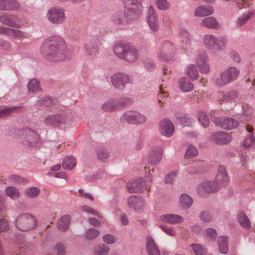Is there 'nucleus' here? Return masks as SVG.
Instances as JSON below:
<instances>
[{"label":"nucleus","mask_w":255,"mask_h":255,"mask_svg":"<svg viewBox=\"0 0 255 255\" xmlns=\"http://www.w3.org/2000/svg\"><path fill=\"white\" fill-rule=\"evenodd\" d=\"M41 53L45 59L51 62L64 60L67 54L66 43L60 36H51L43 44Z\"/></svg>","instance_id":"obj_1"},{"label":"nucleus","mask_w":255,"mask_h":255,"mask_svg":"<svg viewBox=\"0 0 255 255\" xmlns=\"http://www.w3.org/2000/svg\"><path fill=\"white\" fill-rule=\"evenodd\" d=\"M114 54L120 59L129 63L136 61L138 58L137 49L132 45L125 42H118L113 47Z\"/></svg>","instance_id":"obj_2"},{"label":"nucleus","mask_w":255,"mask_h":255,"mask_svg":"<svg viewBox=\"0 0 255 255\" xmlns=\"http://www.w3.org/2000/svg\"><path fill=\"white\" fill-rule=\"evenodd\" d=\"M18 138L26 146H35L40 143L39 135L34 130L26 128L18 131Z\"/></svg>","instance_id":"obj_3"},{"label":"nucleus","mask_w":255,"mask_h":255,"mask_svg":"<svg viewBox=\"0 0 255 255\" xmlns=\"http://www.w3.org/2000/svg\"><path fill=\"white\" fill-rule=\"evenodd\" d=\"M175 52L174 44L170 41L166 40L161 44L157 52V57L161 61H169L173 59Z\"/></svg>","instance_id":"obj_4"},{"label":"nucleus","mask_w":255,"mask_h":255,"mask_svg":"<svg viewBox=\"0 0 255 255\" xmlns=\"http://www.w3.org/2000/svg\"><path fill=\"white\" fill-rule=\"evenodd\" d=\"M240 71L237 68L230 67L222 72L219 77L216 80L218 86L222 87L234 81L239 75Z\"/></svg>","instance_id":"obj_5"},{"label":"nucleus","mask_w":255,"mask_h":255,"mask_svg":"<svg viewBox=\"0 0 255 255\" xmlns=\"http://www.w3.org/2000/svg\"><path fill=\"white\" fill-rule=\"evenodd\" d=\"M122 122L135 125L144 124L146 121V116L137 111H128L125 112L120 118Z\"/></svg>","instance_id":"obj_6"},{"label":"nucleus","mask_w":255,"mask_h":255,"mask_svg":"<svg viewBox=\"0 0 255 255\" xmlns=\"http://www.w3.org/2000/svg\"><path fill=\"white\" fill-rule=\"evenodd\" d=\"M46 15L48 20L56 25L62 24L66 19L64 10L59 6L50 8L48 10Z\"/></svg>","instance_id":"obj_7"},{"label":"nucleus","mask_w":255,"mask_h":255,"mask_svg":"<svg viewBox=\"0 0 255 255\" xmlns=\"http://www.w3.org/2000/svg\"><path fill=\"white\" fill-rule=\"evenodd\" d=\"M111 80L114 87L120 90H123L126 85L130 83L129 75L124 73H115L111 76Z\"/></svg>","instance_id":"obj_8"},{"label":"nucleus","mask_w":255,"mask_h":255,"mask_svg":"<svg viewBox=\"0 0 255 255\" xmlns=\"http://www.w3.org/2000/svg\"><path fill=\"white\" fill-rule=\"evenodd\" d=\"M125 7V10L124 12L126 19L128 20V23L137 20L140 16L142 9L141 4H140V6L139 7L137 5Z\"/></svg>","instance_id":"obj_9"},{"label":"nucleus","mask_w":255,"mask_h":255,"mask_svg":"<svg viewBox=\"0 0 255 255\" xmlns=\"http://www.w3.org/2000/svg\"><path fill=\"white\" fill-rule=\"evenodd\" d=\"M214 122L216 126L225 129H231L238 126V122L232 118H214Z\"/></svg>","instance_id":"obj_10"},{"label":"nucleus","mask_w":255,"mask_h":255,"mask_svg":"<svg viewBox=\"0 0 255 255\" xmlns=\"http://www.w3.org/2000/svg\"><path fill=\"white\" fill-rule=\"evenodd\" d=\"M162 154V147L159 146H155L148 153L147 160L152 165L158 164L161 160Z\"/></svg>","instance_id":"obj_11"},{"label":"nucleus","mask_w":255,"mask_h":255,"mask_svg":"<svg viewBox=\"0 0 255 255\" xmlns=\"http://www.w3.org/2000/svg\"><path fill=\"white\" fill-rule=\"evenodd\" d=\"M84 54L89 59L96 58L99 53V47L95 41H88L84 46Z\"/></svg>","instance_id":"obj_12"},{"label":"nucleus","mask_w":255,"mask_h":255,"mask_svg":"<svg viewBox=\"0 0 255 255\" xmlns=\"http://www.w3.org/2000/svg\"><path fill=\"white\" fill-rule=\"evenodd\" d=\"M214 181L216 182V185L219 189L228 185L229 178L226 168L223 165L219 166L218 174Z\"/></svg>","instance_id":"obj_13"},{"label":"nucleus","mask_w":255,"mask_h":255,"mask_svg":"<svg viewBox=\"0 0 255 255\" xmlns=\"http://www.w3.org/2000/svg\"><path fill=\"white\" fill-rule=\"evenodd\" d=\"M126 186L130 193L142 192L146 188L145 182L142 178L129 181L127 183Z\"/></svg>","instance_id":"obj_14"},{"label":"nucleus","mask_w":255,"mask_h":255,"mask_svg":"<svg viewBox=\"0 0 255 255\" xmlns=\"http://www.w3.org/2000/svg\"><path fill=\"white\" fill-rule=\"evenodd\" d=\"M1 22L16 28H20L23 25L22 22L17 16L6 13L1 15Z\"/></svg>","instance_id":"obj_15"},{"label":"nucleus","mask_w":255,"mask_h":255,"mask_svg":"<svg viewBox=\"0 0 255 255\" xmlns=\"http://www.w3.org/2000/svg\"><path fill=\"white\" fill-rule=\"evenodd\" d=\"M146 18L150 29L157 31L159 29L158 17L154 8L151 6L148 9Z\"/></svg>","instance_id":"obj_16"},{"label":"nucleus","mask_w":255,"mask_h":255,"mask_svg":"<svg viewBox=\"0 0 255 255\" xmlns=\"http://www.w3.org/2000/svg\"><path fill=\"white\" fill-rule=\"evenodd\" d=\"M66 117L62 114H57L46 117L44 120L47 126L58 127L66 123Z\"/></svg>","instance_id":"obj_17"},{"label":"nucleus","mask_w":255,"mask_h":255,"mask_svg":"<svg viewBox=\"0 0 255 255\" xmlns=\"http://www.w3.org/2000/svg\"><path fill=\"white\" fill-rule=\"evenodd\" d=\"M220 189L214 181H207L203 182L197 186L196 190L198 193L201 195L204 193H210L216 192Z\"/></svg>","instance_id":"obj_18"},{"label":"nucleus","mask_w":255,"mask_h":255,"mask_svg":"<svg viewBox=\"0 0 255 255\" xmlns=\"http://www.w3.org/2000/svg\"><path fill=\"white\" fill-rule=\"evenodd\" d=\"M15 227L19 230L26 232L34 229L37 226V220L35 217H33L21 223H15Z\"/></svg>","instance_id":"obj_19"},{"label":"nucleus","mask_w":255,"mask_h":255,"mask_svg":"<svg viewBox=\"0 0 255 255\" xmlns=\"http://www.w3.org/2000/svg\"><path fill=\"white\" fill-rule=\"evenodd\" d=\"M174 129L173 125L169 120L164 119L160 122L159 130L162 135L170 137L173 134Z\"/></svg>","instance_id":"obj_20"},{"label":"nucleus","mask_w":255,"mask_h":255,"mask_svg":"<svg viewBox=\"0 0 255 255\" xmlns=\"http://www.w3.org/2000/svg\"><path fill=\"white\" fill-rule=\"evenodd\" d=\"M160 220L165 223L175 225L181 223L184 221V219L177 214H167L161 215Z\"/></svg>","instance_id":"obj_21"},{"label":"nucleus","mask_w":255,"mask_h":255,"mask_svg":"<svg viewBox=\"0 0 255 255\" xmlns=\"http://www.w3.org/2000/svg\"><path fill=\"white\" fill-rule=\"evenodd\" d=\"M146 251L148 255H160V250L150 236L146 238Z\"/></svg>","instance_id":"obj_22"},{"label":"nucleus","mask_w":255,"mask_h":255,"mask_svg":"<svg viewBox=\"0 0 255 255\" xmlns=\"http://www.w3.org/2000/svg\"><path fill=\"white\" fill-rule=\"evenodd\" d=\"M239 96V93L236 90H230L223 93L222 95L218 97L220 103L231 102L235 101Z\"/></svg>","instance_id":"obj_23"},{"label":"nucleus","mask_w":255,"mask_h":255,"mask_svg":"<svg viewBox=\"0 0 255 255\" xmlns=\"http://www.w3.org/2000/svg\"><path fill=\"white\" fill-rule=\"evenodd\" d=\"M212 140L217 144H224L231 141V136L229 134L224 131L216 132L212 134Z\"/></svg>","instance_id":"obj_24"},{"label":"nucleus","mask_w":255,"mask_h":255,"mask_svg":"<svg viewBox=\"0 0 255 255\" xmlns=\"http://www.w3.org/2000/svg\"><path fill=\"white\" fill-rule=\"evenodd\" d=\"M128 205L130 208L138 211L142 209L144 206L143 199L140 196L132 195L128 199Z\"/></svg>","instance_id":"obj_25"},{"label":"nucleus","mask_w":255,"mask_h":255,"mask_svg":"<svg viewBox=\"0 0 255 255\" xmlns=\"http://www.w3.org/2000/svg\"><path fill=\"white\" fill-rule=\"evenodd\" d=\"M207 55L205 52L199 53L196 59V63L202 73H207L209 70V66L207 63Z\"/></svg>","instance_id":"obj_26"},{"label":"nucleus","mask_w":255,"mask_h":255,"mask_svg":"<svg viewBox=\"0 0 255 255\" xmlns=\"http://www.w3.org/2000/svg\"><path fill=\"white\" fill-rule=\"evenodd\" d=\"M1 33L7 34L12 37L13 38L19 40H21L26 37L23 32L5 27H1Z\"/></svg>","instance_id":"obj_27"},{"label":"nucleus","mask_w":255,"mask_h":255,"mask_svg":"<svg viewBox=\"0 0 255 255\" xmlns=\"http://www.w3.org/2000/svg\"><path fill=\"white\" fill-rule=\"evenodd\" d=\"M19 6L16 0H1V10H14Z\"/></svg>","instance_id":"obj_28"},{"label":"nucleus","mask_w":255,"mask_h":255,"mask_svg":"<svg viewBox=\"0 0 255 255\" xmlns=\"http://www.w3.org/2000/svg\"><path fill=\"white\" fill-rule=\"evenodd\" d=\"M216 40H217V38L214 35L210 34H205L203 38V44L205 47L207 49L211 50L215 49Z\"/></svg>","instance_id":"obj_29"},{"label":"nucleus","mask_w":255,"mask_h":255,"mask_svg":"<svg viewBox=\"0 0 255 255\" xmlns=\"http://www.w3.org/2000/svg\"><path fill=\"white\" fill-rule=\"evenodd\" d=\"M112 20L117 25H126L128 24L124 12L121 11L115 13L112 16Z\"/></svg>","instance_id":"obj_30"},{"label":"nucleus","mask_w":255,"mask_h":255,"mask_svg":"<svg viewBox=\"0 0 255 255\" xmlns=\"http://www.w3.org/2000/svg\"><path fill=\"white\" fill-rule=\"evenodd\" d=\"M178 86L179 89L184 92L191 91L194 87L193 84L184 77L179 79Z\"/></svg>","instance_id":"obj_31"},{"label":"nucleus","mask_w":255,"mask_h":255,"mask_svg":"<svg viewBox=\"0 0 255 255\" xmlns=\"http://www.w3.org/2000/svg\"><path fill=\"white\" fill-rule=\"evenodd\" d=\"M103 111L111 112L119 110L116 99H110L105 102L102 106Z\"/></svg>","instance_id":"obj_32"},{"label":"nucleus","mask_w":255,"mask_h":255,"mask_svg":"<svg viewBox=\"0 0 255 255\" xmlns=\"http://www.w3.org/2000/svg\"><path fill=\"white\" fill-rule=\"evenodd\" d=\"M214 11L212 6H201L197 7L195 10V14L197 16H205L211 15Z\"/></svg>","instance_id":"obj_33"},{"label":"nucleus","mask_w":255,"mask_h":255,"mask_svg":"<svg viewBox=\"0 0 255 255\" xmlns=\"http://www.w3.org/2000/svg\"><path fill=\"white\" fill-rule=\"evenodd\" d=\"M203 26L210 29H216L219 27L217 20L213 17H207L203 19L201 22Z\"/></svg>","instance_id":"obj_34"},{"label":"nucleus","mask_w":255,"mask_h":255,"mask_svg":"<svg viewBox=\"0 0 255 255\" xmlns=\"http://www.w3.org/2000/svg\"><path fill=\"white\" fill-rule=\"evenodd\" d=\"M70 222V217L68 215L63 216L57 222V227L59 230L65 231L68 229Z\"/></svg>","instance_id":"obj_35"},{"label":"nucleus","mask_w":255,"mask_h":255,"mask_svg":"<svg viewBox=\"0 0 255 255\" xmlns=\"http://www.w3.org/2000/svg\"><path fill=\"white\" fill-rule=\"evenodd\" d=\"M180 206L184 209H187L191 207L193 203V199L186 193L182 194L179 198Z\"/></svg>","instance_id":"obj_36"},{"label":"nucleus","mask_w":255,"mask_h":255,"mask_svg":"<svg viewBox=\"0 0 255 255\" xmlns=\"http://www.w3.org/2000/svg\"><path fill=\"white\" fill-rule=\"evenodd\" d=\"M96 155L98 160L102 162H107L110 157L109 152L104 147L97 149Z\"/></svg>","instance_id":"obj_37"},{"label":"nucleus","mask_w":255,"mask_h":255,"mask_svg":"<svg viewBox=\"0 0 255 255\" xmlns=\"http://www.w3.org/2000/svg\"><path fill=\"white\" fill-rule=\"evenodd\" d=\"M237 219L242 227L246 229L251 228V225L248 217L243 211H240L237 214Z\"/></svg>","instance_id":"obj_38"},{"label":"nucleus","mask_w":255,"mask_h":255,"mask_svg":"<svg viewBox=\"0 0 255 255\" xmlns=\"http://www.w3.org/2000/svg\"><path fill=\"white\" fill-rule=\"evenodd\" d=\"M94 255H108L110 252V248L103 244L95 246L93 250Z\"/></svg>","instance_id":"obj_39"},{"label":"nucleus","mask_w":255,"mask_h":255,"mask_svg":"<svg viewBox=\"0 0 255 255\" xmlns=\"http://www.w3.org/2000/svg\"><path fill=\"white\" fill-rule=\"evenodd\" d=\"M76 164V158L74 156H67L63 160L62 167L65 169L71 170L75 166Z\"/></svg>","instance_id":"obj_40"},{"label":"nucleus","mask_w":255,"mask_h":255,"mask_svg":"<svg viewBox=\"0 0 255 255\" xmlns=\"http://www.w3.org/2000/svg\"><path fill=\"white\" fill-rule=\"evenodd\" d=\"M218 244L220 252L226 254L228 251V240L225 236H221L218 239Z\"/></svg>","instance_id":"obj_41"},{"label":"nucleus","mask_w":255,"mask_h":255,"mask_svg":"<svg viewBox=\"0 0 255 255\" xmlns=\"http://www.w3.org/2000/svg\"><path fill=\"white\" fill-rule=\"evenodd\" d=\"M24 195L28 198H34L38 196L40 190L37 187H31L26 188L24 190Z\"/></svg>","instance_id":"obj_42"},{"label":"nucleus","mask_w":255,"mask_h":255,"mask_svg":"<svg viewBox=\"0 0 255 255\" xmlns=\"http://www.w3.org/2000/svg\"><path fill=\"white\" fill-rule=\"evenodd\" d=\"M119 110L126 106H129L133 103V99L128 97H124L116 99Z\"/></svg>","instance_id":"obj_43"},{"label":"nucleus","mask_w":255,"mask_h":255,"mask_svg":"<svg viewBox=\"0 0 255 255\" xmlns=\"http://www.w3.org/2000/svg\"><path fill=\"white\" fill-rule=\"evenodd\" d=\"M227 42L228 39L225 36L219 37L216 40L215 49L219 51L223 50L226 47Z\"/></svg>","instance_id":"obj_44"},{"label":"nucleus","mask_w":255,"mask_h":255,"mask_svg":"<svg viewBox=\"0 0 255 255\" xmlns=\"http://www.w3.org/2000/svg\"><path fill=\"white\" fill-rule=\"evenodd\" d=\"M5 193L7 196L13 200L17 199L19 196V190L13 186H9L6 188Z\"/></svg>","instance_id":"obj_45"},{"label":"nucleus","mask_w":255,"mask_h":255,"mask_svg":"<svg viewBox=\"0 0 255 255\" xmlns=\"http://www.w3.org/2000/svg\"><path fill=\"white\" fill-rule=\"evenodd\" d=\"M186 74L193 80H195L198 75V71L193 64L188 65L186 68Z\"/></svg>","instance_id":"obj_46"},{"label":"nucleus","mask_w":255,"mask_h":255,"mask_svg":"<svg viewBox=\"0 0 255 255\" xmlns=\"http://www.w3.org/2000/svg\"><path fill=\"white\" fill-rule=\"evenodd\" d=\"M29 92L35 93L39 91L41 89L39 86V82L36 79L30 80L27 84Z\"/></svg>","instance_id":"obj_47"},{"label":"nucleus","mask_w":255,"mask_h":255,"mask_svg":"<svg viewBox=\"0 0 255 255\" xmlns=\"http://www.w3.org/2000/svg\"><path fill=\"white\" fill-rule=\"evenodd\" d=\"M180 34L183 46H185V47H184V48L187 49L190 45V35L188 32L185 30H182Z\"/></svg>","instance_id":"obj_48"},{"label":"nucleus","mask_w":255,"mask_h":255,"mask_svg":"<svg viewBox=\"0 0 255 255\" xmlns=\"http://www.w3.org/2000/svg\"><path fill=\"white\" fill-rule=\"evenodd\" d=\"M53 104V101L48 96L39 97L37 102L38 105L50 107Z\"/></svg>","instance_id":"obj_49"},{"label":"nucleus","mask_w":255,"mask_h":255,"mask_svg":"<svg viewBox=\"0 0 255 255\" xmlns=\"http://www.w3.org/2000/svg\"><path fill=\"white\" fill-rule=\"evenodd\" d=\"M191 247L196 255H205L206 254V249L201 245L192 244Z\"/></svg>","instance_id":"obj_50"},{"label":"nucleus","mask_w":255,"mask_h":255,"mask_svg":"<svg viewBox=\"0 0 255 255\" xmlns=\"http://www.w3.org/2000/svg\"><path fill=\"white\" fill-rule=\"evenodd\" d=\"M198 154V151L195 146L190 145L188 146L185 157L186 158H189L195 156Z\"/></svg>","instance_id":"obj_51"},{"label":"nucleus","mask_w":255,"mask_h":255,"mask_svg":"<svg viewBox=\"0 0 255 255\" xmlns=\"http://www.w3.org/2000/svg\"><path fill=\"white\" fill-rule=\"evenodd\" d=\"M198 120L204 128H207L210 122L207 115L204 112H200L198 116Z\"/></svg>","instance_id":"obj_52"},{"label":"nucleus","mask_w":255,"mask_h":255,"mask_svg":"<svg viewBox=\"0 0 255 255\" xmlns=\"http://www.w3.org/2000/svg\"><path fill=\"white\" fill-rule=\"evenodd\" d=\"M100 234V232L95 229L90 228L86 232V238L88 240H93Z\"/></svg>","instance_id":"obj_53"},{"label":"nucleus","mask_w":255,"mask_h":255,"mask_svg":"<svg viewBox=\"0 0 255 255\" xmlns=\"http://www.w3.org/2000/svg\"><path fill=\"white\" fill-rule=\"evenodd\" d=\"M22 109L21 107H13L4 109L1 110V116H6L10 114L21 111Z\"/></svg>","instance_id":"obj_54"},{"label":"nucleus","mask_w":255,"mask_h":255,"mask_svg":"<svg viewBox=\"0 0 255 255\" xmlns=\"http://www.w3.org/2000/svg\"><path fill=\"white\" fill-rule=\"evenodd\" d=\"M35 217L33 215L29 213H23L19 215L15 219V223H21L25 221L26 220H28L29 219Z\"/></svg>","instance_id":"obj_55"},{"label":"nucleus","mask_w":255,"mask_h":255,"mask_svg":"<svg viewBox=\"0 0 255 255\" xmlns=\"http://www.w3.org/2000/svg\"><path fill=\"white\" fill-rule=\"evenodd\" d=\"M200 218L202 221L208 223L211 222L213 220L212 215L207 211H204L201 213Z\"/></svg>","instance_id":"obj_56"},{"label":"nucleus","mask_w":255,"mask_h":255,"mask_svg":"<svg viewBox=\"0 0 255 255\" xmlns=\"http://www.w3.org/2000/svg\"><path fill=\"white\" fill-rule=\"evenodd\" d=\"M255 143V133H252L251 136L246 138L242 142V145L245 147H249Z\"/></svg>","instance_id":"obj_57"},{"label":"nucleus","mask_w":255,"mask_h":255,"mask_svg":"<svg viewBox=\"0 0 255 255\" xmlns=\"http://www.w3.org/2000/svg\"><path fill=\"white\" fill-rule=\"evenodd\" d=\"M159 227L164 233L169 236H174L176 234L175 230L173 228L169 227L163 225H160Z\"/></svg>","instance_id":"obj_58"},{"label":"nucleus","mask_w":255,"mask_h":255,"mask_svg":"<svg viewBox=\"0 0 255 255\" xmlns=\"http://www.w3.org/2000/svg\"><path fill=\"white\" fill-rule=\"evenodd\" d=\"M156 3L158 8L161 10H166L170 7V4L166 0H156Z\"/></svg>","instance_id":"obj_59"},{"label":"nucleus","mask_w":255,"mask_h":255,"mask_svg":"<svg viewBox=\"0 0 255 255\" xmlns=\"http://www.w3.org/2000/svg\"><path fill=\"white\" fill-rule=\"evenodd\" d=\"M177 172L173 171L167 175L164 179L165 183L167 184H172L175 180Z\"/></svg>","instance_id":"obj_60"},{"label":"nucleus","mask_w":255,"mask_h":255,"mask_svg":"<svg viewBox=\"0 0 255 255\" xmlns=\"http://www.w3.org/2000/svg\"><path fill=\"white\" fill-rule=\"evenodd\" d=\"M206 235L208 239L213 240H215L217 236L216 230L211 228L206 229Z\"/></svg>","instance_id":"obj_61"},{"label":"nucleus","mask_w":255,"mask_h":255,"mask_svg":"<svg viewBox=\"0 0 255 255\" xmlns=\"http://www.w3.org/2000/svg\"><path fill=\"white\" fill-rule=\"evenodd\" d=\"M144 67L148 71H152L155 69L156 64L153 60L146 59L144 62Z\"/></svg>","instance_id":"obj_62"},{"label":"nucleus","mask_w":255,"mask_h":255,"mask_svg":"<svg viewBox=\"0 0 255 255\" xmlns=\"http://www.w3.org/2000/svg\"><path fill=\"white\" fill-rule=\"evenodd\" d=\"M9 179L12 182L17 184H22L25 180L18 175H11L8 177Z\"/></svg>","instance_id":"obj_63"},{"label":"nucleus","mask_w":255,"mask_h":255,"mask_svg":"<svg viewBox=\"0 0 255 255\" xmlns=\"http://www.w3.org/2000/svg\"><path fill=\"white\" fill-rule=\"evenodd\" d=\"M103 241L107 244H113L116 242V239L113 235L106 234L103 237Z\"/></svg>","instance_id":"obj_64"}]
</instances>
